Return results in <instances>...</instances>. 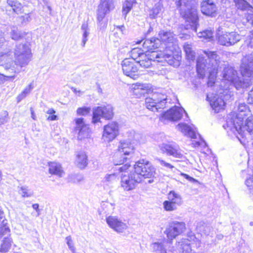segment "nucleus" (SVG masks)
Listing matches in <instances>:
<instances>
[{
	"label": "nucleus",
	"mask_w": 253,
	"mask_h": 253,
	"mask_svg": "<svg viewBox=\"0 0 253 253\" xmlns=\"http://www.w3.org/2000/svg\"><path fill=\"white\" fill-rule=\"evenodd\" d=\"M229 91L226 90L222 92V110L223 109V106L227 104V101L229 99L233 100L232 96L230 94H228Z\"/></svg>",
	"instance_id": "50"
},
{
	"label": "nucleus",
	"mask_w": 253,
	"mask_h": 253,
	"mask_svg": "<svg viewBox=\"0 0 253 253\" xmlns=\"http://www.w3.org/2000/svg\"><path fill=\"white\" fill-rule=\"evenodd\" d=\"M141 182V177L139 175H123L121 185L125 190L129 191L134 189L135 184Z\"/></svg>",
	"instance_id": "17"
},
{
	"label": "nucleus",
	"mask_w": 253,
	"mask_h": 253,
	"mask_svg": "<svg viewBox=\"0 0 253 253\" xmlns=\"http://www.w3.org/2000/svg\"><path fill=\"white\" fill-rule=\"evenodd\" d=\"M143 47L147 50L145 52L149 53L154 51L163 52L162 50H155L159 47L161 48L160 40L159 38H152L146 39L143 43Z\"/></svg>",
	"instance_id": "24"
},
{
	"label": "nucleus",
	"mask_w": 253,
	"mask_h": 253,
	"mask_svg": "<svg viewBox=\"0 0 253 253\" xmlns=\"http://www.w3.org/2000/svg\"><path fill=\"white\" fill-rule=\"evenodd\" d=\"M236 6L238 8L241 7L242 9L245 7V5L247 4L248 3L245 0H235Z\"/></svg>",
	"instance_id": "54"
},
{
	"label": "nucleus",
	"mask_w": 253,
	"mask_h": 253,
	"mask_svg": "<svg viewBox=\"0 0 253 253\" xmlns=\"http://www.w3.org/2000/svg\"><path fill=\"white\" fill-rule=\"evenodd\" d=\"M236 132H232L230 127L225 129L228 135L233 137L235 136L241 143H244V138L246 137V132L250 135L253 134V115L248 117L245 122L240 125L236 124Z\"/></svg>",
	"instance_id": "6"
},
{
	"label": "nucleus",
	"mask_w": 253,
	"mask_h": 253,
	"mask_svg": "<svg viewBox=\"0 0 253 253\" xmlns=\"http://www.w3.org/2000/svg\"><path fill=\"white\" fill-rule=\"evenodd\" d=\"M135 174H153L155 173V169L153 166L147 160L142 159L136 163L134 166Z\"/></svg>",
	"instance_id": "19"
},
{
	"label": "nucleus",
	"mask_w": 253,
	"mask_h": 253,
	"mask_svg": "<svg viewBox=\"0 0 253 253\" xmlns=\"http://www.w3.org/2000/svg\"><path fill=\"white\" fill-rule=\"evenodd\" d=\"M132 89L134 94L140 92L141 94H144L145 90H147V85L146 84H142L140 83H136L132 85Z\"/></svg>",
	"instance_id": "39"
},
{
	"label": "nucleus",
	"mask_w": 253,
	"mask_h": 253,
	"mask_svg": "<svg viewBox=\"0 0 253 253\" xmlns=\"http://www.w3.org/2000/svg\"><path fill=\"white\" fill-rule=\"evenodd\" d=\"M134 147L129 140H123L120 142L118 145V152L115 157L114 164L119 166L117 168L120 172H128L130 165L128 164L122 165L127 159L125 156L129 155L134 152Z\"/></svg>",
	"instance_id": "4"
},
{
	"label": "nucleus",
	"mask_w": 253,
	"mask_h": 253,
	"mask_svg": "<svg viewBox=\"0 0 253 253\" xmlns=\"http://www.w3.org/2000/svg\"><path fill=\"white\" fill-rule=\"evenodd\" d=\"M247 112H249L248 106L245 103H240L238 106V113H232L229 114L226 118V124L222 126L224 129L230 127V130L233 132H236V124L240 125L243 124L244 117L247 115Z\"/></svg>",
	"instance_id": "5"
},
{
	"label": "nucleus",
	"mask_w": 253,
	"mask_h": 253,
	"mask_svg": "<svg viewBox=\"0 0 253 253\" xmlns=\"http://www.w3.org/2000/svg\"><path fill=\"white\" fill-rule=\"evenodd\" d=\"M90 108L87 107L79 108L77 110V114L79 115L84 116L89 113Z\"/></svg>",
	"instance_id": "48"
},
{
	"label": "nucleus",
	"mask_w": 253,
	"mask_h": 253,
	"mask_svg": "<svg viewBox=\"0 0 253 253\" xmlns=\"http://www.w3.org/2000/svg\"><path fill=\"white\" fill-rule=\"evenodd\" d=\"M47 120L48 121H55L58 120L57 116L54 114H52L47 117Z\"/></svg>",
	"instance_id": "64"
},
{
	"label": "nucleus",
	"mask_w": 253,
	"mask_h": 253,
	"mask_svg": "<svg viewBox=\"0 0 253 253\" xmlns=\"http://www.w3.org/2000/svg\"><path fill=\"white\" fill-rule=\"evenodd\" d=\"M240 40V36L235 32H232L222 34V45L230 46Z\"/></svg>",
	"instance_id": "26"
},
{
	"label": "nucleus",
	"mask_w": 253,
	"mask_h": 253,
	"mask_svg": "<svg viewBox=\"0 0 253 253\" xmlns=\"http://www.w3.org/2000/svg\"><path fill=\"white\" fill-rule=\"evenodd\" d=\"M10 232V229L6 225V223L5 221H3V226L0 225V239L4 236L8 235Z\"/></svg>",
	"instance_id": "43"
},
{
	"label": "nucleus",
	"mask_w": 253,
	"mask_h": 253,
	"mask_svg": "<svg viewBox=\"0 0 253 253\" xmlns=\"http://www.w3.org/2000/svg\"><path fill=\"white\" fill-rule=\"evenodd\" d=\"M245 183L250 190L253 189V175H250V176L246 180Z\"/></svg>",
	"instance_id": "53"
},
{
	"label": "nucleus",
	"mask_w": 253,
	"mask_h": 253,
	"mask_svg": "<svg viewBox=\"0 0 253 253\" xmlns=\"http://www.w3.org/2000/svg\"><path fill=\"white\" fill-rule=\"evenodd\" d=\"M159 147L163 153H166L168 156L178 159L183 157L179 146L175 142L164 143L160 145Z\"/></svg>",
	"instance_id": "12"
},
{
	"label": "nucleus",
	"mask_w": 253,
	"mask_h": 253,
	"mask_svg": "<svg viewBox=\"0 0 253 253\" xmlns=\"http://www.w3.org/2000/svg\"><path fill=\"white\" fill-rule=\"evenodd\" d=\"M124 74L133 79H136L139 76L138 69L136 63L130 58L125 59L122 63Z\"/></svg>",
	"instance_id": "11"
},
{
	"label": "nucleus",
	"mask_w": 253,
	"mask_h": 253,
	"mask_svg": "<svg viewBox=\"0 0 253 253\" xmlns=\"http://www.w3.org/2000/svg\"><path fill=\"white\" fill-rule=\"evenodd\" d=\"M177 129L181 131L185 135H187L189 137L193 139H196L197 135L200 138V141H195L194 144L195 146H202L205 147L207 146V144L204 140L201 138V135L199 133H197L196 131L187 125L182 123L179 124L177 126Z\"/></svg>",
	"instance_id": "14"
},
{
	"label": "nucleus",
	"mask_w": 253,
	"mask_h": 253,
	"mask_svg": "<svg viewBox=\"0 0 253 253\" xmlns=\"http://www.w3.org/2000/svg\"><path fill=\"white\" fill-rule=\"evenodd\" d=\"M13 240L10 237V232L8 235H6L2 238L0 242V253H6L11 249Z\"/></svg>",
	"instance_id": "27"
},
{
	"label": "nucleus",
	"mask_w": 253,
	"mask_h": 253,
	"mask_svg": "<svg viewBox=\"0 0 253 253\" xmlns=\"http://www.w3.org/2000/svg\"><path fill=\"white\" fill-rule=\"evenodd\" d=\"M201 10L204 15L213 16L216 7L212 0H204L201 3Z\"/></svg>",
	"instance_id": "25"
},
{
	"label": "nucleus",
	"mask_w": 253,
	"mask_h": 253,
	"mask_svg": "<svg viewBox=\"0 0 253 253\" xmlns=\"http://www.w3.org/2000/svg\"><path fill=\"white\" fill-rule=\"evenodd\" d=\"M118 124L116 122H112L104 126L103 138L105 141H111L118 135Z\"/></svg>",
	"instance_id": "16"
},
{
	"label": "nucleus",
	"mask_w": 253,
	"mask_h": 253,
	"mask_svg": "<svg viewBox=\"0 0 253 253\" xmlns=\"http://www.w3.org/2000/svg\"><path fill=\"white\" fill-rule=\"evenodd\" d=\"M163 206L166 211H173L177 209V206L170 201L167 200L164 202Z\"/></svg>",
	"instance_id": "45"
},
{
	"label": "nucleus",
	"mask_w": 253,
	"mask_h": 253,
	"mask_svg": "<svg viewBox=\"0 0 253 253\" xmlns=\"http://www.w3.org/2000/svg\"><path fill=\"white\" fill-rule=\"evenodd\" d=\"M4 116L0 117V126L6 123L8 120L6 116L8 115V113L5 111L4 113Z\"/></svg>",
	"instance_id": "57"
},
{
	"label": "nucleus",
	"mask_w": 253,
	"mask_h": 253,
	"mask_svg": "<svg viewBox=\"0 0 253 253\" xmlns=\"http://www.w3.org/2000/svg\"><path fill=\"white\" fill-rule=\"evenodd\" d=\"M27 94L24 92V91H22L17 97V102H20L22 99H23L26 96Z\"/></svg>",
	"instance_id": "61"
},
{
	"label": "nucleus",
	"mask_w": 253,
	"mask_h": 253,
	"mask_svg": "<svg viewBox=\"0 0 253 253\" xmlns=\"http://www.w3.org/2000/svg\"><path fill=\"white\" fill-rule=\"evenodd\" d=\"M207 98L209 100L211 107L214 110V113L219 112L221 109V98L216 96L210 97L209 95H207Z\"/></svg>",
	"instance_id": "28"
},
{
	"label": "nucleus",
	"mask_w": 253,
	"mask_h": 253,
	"mask_svg": "<svg viewBox=\"0 0 253 253\" xmlns=\"http://www.w3.org/2000/svg\"><path fill=\"white\" fill-rule=\"evenodd\" d=\"M76 164L80 169H84L87 164V159L86 154L83 151H80L77 155Z\"/></svg>",
	"instance_id": "29"
},
{
	"label": "nucleus",
	"mask_w": 253,
	"mask_h": 253,
	"mask_svg": "<svg viewBox=\"0 0 253 253\" xmlns=\"http://www.w3.org/2000/svg\"><path fill=\"white\" fill-rule=\"evenodd\" d=\"M135 3L136 0H126L123 5V15L126 17L131 9L133 4Z\"/></svg>",
	"instance_id": "37"
},
{
	"label": "nucleus",
	"mask_w": 253,
	"mask_h": 253,
	"mask_svg": "<svg viewBox=\"0 0 253 253\" xmlns=\"http://www.w3.org/2000/svg\"><path fill=\"white\" fill-rule=\"evenodd\" d=\"M144 51L141 48H133L130 52V55L131 56V59H132L134 62L137 63L138 60L140 58V56L142 54H144Z\"/></svg>",
	"instance_id": "36"
},
{
	"label": "nucleus",
	"mask_w": 253,
	"mask_h": 253,
	"mask_svg": "<svg viewBox=\"0 0 253 253\" xmlns=\"http://www.w3.org/2000/svg\"><path fill=\"white\" fill-rule=\"evenodd\" d=\"M19 193L23 197H30L33 195V192L27 186L21 187Z\"/></svg>",
	"instance_id": "44"
},
{
	"label": "nucleus",
	"mask_w": 253,
	"mask_h": 253,
	"mask_svg": "<svg viewBox=\"0 0 253 253\" xmlns=\"http://www.w3.org/2000/svg\"><path fill=\"white\" fill-rule=\"evenodd\" d=\"M81 30L83 32L81 45L83 47H84L86 42L88 41L87 37L89 34L88 24L86 22H84L82 24Z\"/></svg>",
	"instance_id": "35"
},
{
	"label": "nucleus",
	"mask_w": 253,
	"mask_h": 253,
	"mask_svg": "<svg viewBox=\"0 0 253 253\" xmlns=\"http://www.w3.org/2000/svg\"><path fill=\"white\" fill-rule=\"evenodd\" d=\"M27 94L24 92V91H22L17 97V102H20L22 99H23L26 96Z\"/></svg>",
	"instance_id": "59"
},
{
	"label": "nucleus",
	"mask_w": 253,
	"mask_h": 253,
	"mask_svg": "<svg viewBox=\"0 0 253 253\" xmlns=\"http://www.w3.org/2000/svg\"><path fill=\"white\" fill-rule=\"evenodd\" d=\"M111 8H105L101 6H98L97 10V23L98 28L100 31H103L107 27V21L105 19V16L107 12L110 11Z\"/></svg>",
	"instance_id": "23"
},
{
	"label": "nucleus",
	"mask_w": 253,
	"mask_h": 253,
	"mask_svg": "<svg viewBox=\"0 0 253 253\" xmlns=\"http://www.w3.org/2000/svg\"><path fill=\"white\" fill-rule=\"evenodd\" d=\"M27 33L20 31L16 28H13L10 33L11 39L14 41H20L24 39Z\"/></svg>",
	"instance_id": "33"
},
{
	"label": "nucleus",
	"mask_w": 253,
	"mask_h": 253,
	"mask_svg": "<svg viewBox=\"0 0 253 253\" xmlns=\"http://www.w3.org/2000/svg\"><path fill=\"white\" fill-rule=\"evenodd\" d=\"M168 199L169 201L174 204L177 207L181 205L182 199L181 196L174 191H171L168 194Z\"/></svg>",
	"instance_id": "34"
},
{
	"label": "nucleus",
	"mask_w": 253,
	"mask_h": 253,
	"mask_svg": "<svg viewBox=\"0 0 253 253\" xmlns=\"http://www.w3.org/2000/svg\"><path fill=\"white\" fill-rule=\"evenodd\" d=\"M183 48L187 58L189 60H193L195 58V52L192 48L191 45L188 43H185Z\"/></svg>",
	"instance_id": "40"
},
{
	"label": "nucleus",
	"mask_w": 253,
	"mask_h": 253,
	"mask_svg": "<svg viewBox=\"0 0 253 253\" xmlns=\"http://www.w3.org/2000/svg\"><path fill=\"white\" fill-rule=\"evenodd\" d=\"M184 113L188 118V114L182 108L174 106L163 114L161 118L162 121L167 120L171 121H177L179 120Z\"/></svg>",
	"instance_id": "15"
},
{
	"label": "nucleus",
	"mask_w": 253,
	"mask_h": 253,
	"mask_svg": "<svg viewBox=\"0 0 253 253\" xmlns=\"http://www.w3.org/2000/svg\"><path fill=\"white\" fill-rule=\"evenodd\" d=\"M185 224L183 222L172 221L169 223L165 233L169 240H172L183 233L185 229Z\"/></svg>",
	"instance_id": "10"
},
{
	"label": "nucleus",
	"mask_w": 253,
	"mask_h": 253,
	"mask_svg": "<svg viewBox=\"0 0 253 253\" xmlns=\"http://www.w3.org/2000/svg\"><path fill=\"white\" fill-rule=\"evenodd\" d=\"M167 95L161 93L155 92L151 97L145 99L146 107L153 112L158 111L159 109L166 107Z\"/></svg>",
	"instance_id": "8"
},
{
	"label": "nucleus",
	"mask_w": 253,
	"mask_h": 253,
	"mask_svg": "<svg viewBox=\"0 0 253 253\" xmlns=\"http://www.w3.org/2000/svg\"><path fill=\"white\" fill-rule=\"evenodd\" d=\"M7 3L14 13L19 14L23 12L22 4L17 0H7Z\"/></svg>",
	"instance_id": "31"
},
{
	"label": "nucleus",
	"mask_w": 253,
	"mask_h": 253,
	"mask_svg": "<svg viewBox=\"0 0 253 253\" xmlns=\"http://www.w3.org/2000/svg\"><path fill=\"white\" fill-rule=\"evenodd\" d=\"M67 179L68 182L74 184L80 183L84 180L83 175H68Z\"/></svg>",
	"instance_id": "41"
},
{
	"label": "nucleus",
	"mask_w": 253,
	"mask_h": 253,
	"mask_svg": "<svg viewBox=\"0 0 253 253\" xmlns=\"http://www.w3.org/2000/svg\"><path fill=\"white\" fill-rule=\"evenodd\" d=\"M105 8H112L113 4V0H100V3L99 6H101Z\"/></svg>",
	"instance_id": "47"
},
{
	"label": "nucleus",
	"mask_w": 253,
	"mask_h": 253,
	"mask_svg": "<svg viewBox=\"0 0 253 253\" xmlns=\"http://www.w3.org/2000/svg\"><path fill=\"white\" fill-rule=\"evenodd\" d=\"M204 52L205 54L206 55V57H207L209 60H214L216 62L217 55H216L215 52L204 51Z\"/></svg>",
	"instance_id": "49"
},
{
	"label": "nucleus",
	"mask_w": 253,
	"mask_h": 253,
	"mask_svg": "<svg viewBox=\"0 0 253 253\" xmlns=\"http://www.w3.org/2000/svg\"><path fill=\"white\" fill-rule=\"evenodd\" d=\"M248 45L251 47H253V30L251 32L250 35L248 37Z\"/></svg>",
	"instance_id": "56"
},
{
	"label": "nucleus",
	"mask_w": 253,
	"mask_h": 253,
	"mask_svg": "<svg viewBox=\"0 0 253 253\" xmlns=\"http://www.w3.org/2000/svg\"><path fill=\"white\" fill-rule=\"evenodd\" d=\"M76 126L75 131L78 133V139L84 140L90 137L91 130L88 126L84 122L82 118L75 119Z\"/></svg>",
	"instance_id": "13"
},
{
	"label": "nucleus",
	"mask_w": 253,
	"mask_h": 253,
	"mask_svg": "<svg viewBox=\"0 0 253 253\" xmlns=\"http://www.w3.org/2000/svg\"><path fill=\"white\" fill-rule=\"evenodd\" d=\"M152 250L157 253H168L161 243L155 242L151 244Z\"/></svg>",
	"instance_id": "42"
},
{
	"label": "nucleus",
	"mask_w": 253,
	"mask_h": 253,
	"mask_svg": "<svg viewBox=\"0 0 253 253\" xmlns=\"http://www.w3.org/2000/svg\"><path fill=\"white\" fill-rule=\"evenodd\" d=\"M207 60L202 56H199L197 60L196 69L197 73L200 76L204 75Z\"/></svg>",
	"instance_id": "30"
},
{
	"label": "nucleus",
	"mask_w": 253,
	"mask_h": 253,
	"mask_svg": "<svg viewBox=\"0 0 253 253\" xmlns=\"http://www.w3.org/2000/svg\"><path fill=\"white\" fill-rule=\"evenodd\" d=\"M171 57L169 54H165L163 52H158L157 51L152 52L151 53L145 52L141 55L140 58L138 60L136 63L143 68H149L152 65V61H157L158 62L167 61V58Z\"/></svg>",
	"instance_id": "7"
},
{
	"label": "nucleus",
	"mask_w": 253,
	"mask_h": 253,
	"mask_svg": "<svg viewBox=\"0 0 253 253\" xmlns=\"http://www.w3.org/2000/svg\"><path fill=\"white\" fill-rule=\"evenodd\" d=\"M113 116V108L110 104L95 107L93 109L92 122L93 124L99 122L101 118L106 120H110L112 119Z\"/></svg>",
	"instance_id": "9"
},
{
	"label": "nucleus",
	"mask_w": 253,
	"mask_h": 253,
	"mask_svg": "<svg viewBox=\"0 0 253 253\" xmlns=\"http://www.w3.org/2000/svg\"><path fill=\"white\" fill-rule=\"evenodd\" d=\"M184 176H185V178L188 179V180H189L190 181L193 182V183H197V184H199V182H198V181L196 179H195V178L191 177L189 176V175H183Z\"/></svg>",
	"instance_id": "62"
},
{
	"label": "nucleus",
	"mask_w": 253,
	"mask_h": 253,
	"mask_svg": "<svg viewBox=\"0 0 253 253\" xmlns=\"http://www.w3.org/2000/svg\"><path fill=\"white\" fill-rule=\"evenodd\" d=\"M141 182V177L139 175H123L121 185L125 190L129 191L134 189L135 184Z\"/></svg>",
	"instance_id": "18"
},
{
	"label": "nucleus",
	"mask_w": 253,
	"mask_h": 253,
	"mask_svg": "<svg viewBox=\"0 0 253 253\" xmlns=\"http://www.w3.org/2000/svg\"><path fill=\"white\" fill-rule=\"evenodd\" d=\"M173 248L172 247V249ZM194 253L192 249L191 241L188 239H182L176 244L175 249L170 250L169 253Z\"/></svg>",
	"instance_id": "22"
},
{
	"label": "nucleus",
	"mask_w": 253,
	"mask_h": 253,
	"mask_svg": "<svg viewBox=\"0 0 253 253\" xmlns=\"http://www.w3.org/2000/svg\"><path fill=\"white\" fill-rule=\"evenodd\" d=\"M161 11V6H160V4H156L152 9L151 12L150 13V16L151 18H154L159 14Z\"/></svg>",
	"instance_id": "46"
},
{
	"label": "nucleus",
	"mask_w": 253,
	"mask_h": 253,
	"mask_svg": "<svg viewBox=\"0 0 253 253\" xmlns=\"http://www.w3.org/2000/svg\"><path fill=\"white\" fill-rule=\"evenodd\" d=\"M66 243L69 248V249L73 253L75 252V248L74 246L72 238L70 236H67L66 238Z\"/></svg>",
	"instance_id": "51"
},
{
	"label": "nucleus",
	"mask_w": 253,
	"mask_h": 253,
	"mask_svg": "<svg viewBox=\"0 0 253 253\" xmlns=\"http://www.w3.org/2000/svg\"><path fill=\"white\" fill-rule=\"evenodd\" d=\"M180 15L186 21L191 23V28L196 32L198 24V17L197 12L194 9H187V10H180Z\"/></svg>",
	"instance_id": "20"
},
{
	"label": "nucleus",
	"mask_w": 253,
	"mask_h": 253,
	"mask_svg": "<svg viewBox=\"0 0 253 253\" xmlns=\"http://www.w3.org/2000/svg\"><path fill=\"white\" fill-rule=\"evenodd\" d=\"M157 160L159 162L162 166L165 167L166 168L171 169L173 168V166H172L170 164L162 160L158 159Z\"/></svg>",
	"instance_id": "58"
},
{
	"label": "nucleus",
	"mask_w": 253,
	"mask_h": 253,
	"mask_svg": "<svg viewBox=\"0 0 253 253\" xmlns=\"http://www.w3.org/2000/svg\"><path fill=\"white\" fill-rule=\"evenodd\" d=\"M158 38L160 40L161 48L164 50L165 54H169V57L167 58V62L170 65L179 66V60L174 59L173 52L176 49L177 41L174 34L170 31L161 30L158 34Z\"/></svg>",
	"instance_id": "3"
},
{
	"label": "nucleus",
	"mask_w": 253,
	"mask_h": 253,
	"mask_svg": "<svg viewBox=\"0 0 253 253\" xmlns=\"http://www.w3.org/2000/svg\"><path fill=\"white\" fill-rule=\"evenodd\" d=\"M247 100L249 104L253 105V86L248 93Z\"/></svg>",
	"instance_id": "55"
},
{
	"label": "nucleus",
	"mask_w": 253,
	"mask_h": 253,
	"mask_svg": "<svg viewBox=\"0 0 253 253\" xmlns=\"http://www.w3.org/2000/svg\"><path fill=\"white\" fill-rule=\"evenodd\" d=\"M48 164L50 174H62L63 172V168L60 163L51 162Z\"/></svg>",
	"instance_id": "32"
},
{
	"label": "nucleus",
	"mask_w": 253,
	"mask_h": 253,
	"mask_svg": "<svg viewBox=\"0 0 253 253\" xmlns=\"http://www.w3.org/2000/svg\"><path fill=\"white\" fill-rule=\"evenodd\" d=\"M19 19L22 23H26L30 21L32 19L30 13L25 14L24 15L20 16L19 17Z\"/></svg>",
	"instance_id": "52"
},
{
	"label": "nucleus",
	"mask_w": 253,
	"mask_h": 253,
	"mask_svg": "<svg viewBox=\"0 0 253 253\" xmlns=\"http://www.w3.org/2000/svg\"><path fill=\"white\" fill-rule=\"evenodd\" d=\"M106 222L110 227L118 233L124 232L128 227L126 223L116 216H109L106 218Z\"/></svg>",
	"instance_id": "21"
},
{
	"label": "nucleus",
	"mask_w": 253,
	"mask_h": 253,
	"mask_svg": "<svg viewBox=\"0 0 253 253\" xmlns=\"http://www.w3.org/2000/svg\"><path fill=\"white\" fill-rule=\"evenodd\" d=\"M240 71L242 78L237 76V72L232 67L224 68L222 78L237 89L247 88L252 84L253 80V54L246 56L242 60Z\"/></svg>",
	"instance_id": "2"
},
{
	"label": "nucleus",
	"mask_w": 253,
	"mask_h": 253,
	"mask_svg": "<svg viewBox=\"0 0 253 253\" xmlns=\"http://www.w3.org/2000/svg\"><path fill=\"white\" fill-rule=\"evenodd\" d=\"M27 94L24 92V91H22L17 97V102H20L22 99H23L26 96Z\"/></svg>",
	"instance_id": "60"
},
{
	"label": "nucleus",
	"mask_w": 253,
	"mask_h": 253,
	"mask_svg": "<svg viewBox=\"0 0 253 253\" xmlns=\"http://www.w3.org/2000/svg\"><path fill=\"white\" fill-rule=\"evenodd\" d=\"M33 88V86H32V84H30L28 86H27L23 90L25 93L26 94H29L31 90Z\"/></svg>",
	"instance_id": "63"
},
{
	"label": "nucleus",
	"mask_w": 253,
	"mask_h": 253,
	"mask_svg": "<svg viewBox=\"0 0 253 253\" xmlns=\"http://www.w3.org/2000/svg\"><path fill=\"white\" fill-rule=\"evenodd\" d=\"M14 54L15 61L0 65V80L1 83L15 78V73L20 72V68L27 66L32 56L31 50L27 43H19L16 45Z\"/></svg>",
	"instance_id": "1"
},
{
	"label": "nucleus",
	"mask_w": 253,
	"mask_h": 253,
	"mask_svg": "<svg viewBox=\"0 0 253 253\" xmlns=\"http://www.w3.org/2000/svg\"><path fill=\"white\" fill-rule=\"evenodd\" d=\"M199 38L208 41L212 40L213 39V31L211 30H205L200 32L197 34Z\"/></svg>",
	"instance_id": "38"
}]
</instances>
